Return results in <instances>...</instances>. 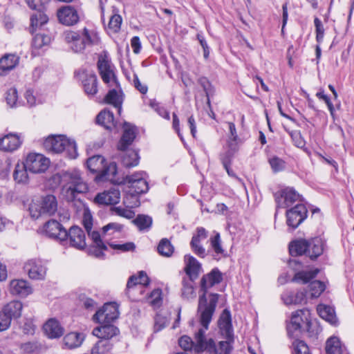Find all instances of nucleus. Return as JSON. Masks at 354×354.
Here are the masks:
<instances>
[{
  "instance_id": "nucleus-1",
  "label": "nucleus",
  "mask_w": 354,
  "mask_h": 354,
  "mask_svg": "<svg viewBox=\"0 0 354 354\" xmlns=\"http://www.w3.org/2000/svg\"><path fill=\"white\" fill-rule=\"evenodd\" d=\"M223 281V274L218 268H213L209 273L204 274L200 282V290L197 311L201 312V322L207 328L212 321L218 301L219 295L210 293L207 298L208 288L220 283Z\"/></svg>"
},
{
  "instance_id": "nucleus-2",
  "label": "nucleus",
  "mask_w": 354,
  "mask_h": 354,
  "mask_svg": "<svg viewBox=\"0 0 354 354\" xmlns=\"http://www.w3.org/2000/svg\"><path fill=\"white\" fill-rule=\"evenodd\" d=\"M123 133L117 144V149L122 152L121 162L126 168L136 167L139 163L138 151L129 149L137 135V127L128 122L123 123Z\"/></svg>"
},
{
  "instance_id": "nucleus-3",
  "label": "nucleus",
  "mask_w": 354,
  "mask_h": 354,
  "mask_svg": "<svg viewBox=\"0 0 354 354\" xmlns=\"http://www.w3.org/2000/svg\"><path fill=\"white\" fill-rule=\"evenodd\" d=\"M86 167L92 173L95 174L97 183L109 180L114 185H120L122 180L117 177L118 167L115 162L107 163L104 156L95 155L87 159Z\"/></svg>"
},
{
  "instance_id": "nucleus-4",
  "label": "nucleus",
  "mask_w": 354,
  "mask_h": 354,
  "mask_svg": "<svg viewBox=\"0 0 354 354\" xmlns=\"http://www.w3.org/2000/svg\"><path fill=\"white\" fill-rule=\"evenodd\" d=\"M286 330L290 337H294L297 332L306 331L310 337L317 333V330L313 328L310 312L306 308L292 313L290 322L287 324Z\"/></svg>"
},
{
  "instance_id": "nucleus-5",
  "label": "nucleus",
  "mask_w": 354,
  "mask_h": 354,
  "mask_svg": "<svg viewBox=\"0 0 354 354\" xmlns=\"http://www.w3.org/2000/svg\"><path fill=\"white\" fill-rule=\"evenodd\" d=\"M44 147L53 153L64 152L71 159H75L77 156L75 141L64 135L48 136L44 142Z\"/></svg>"
},
{
  "instance_id": "nucleus-6",
  "label": "nucleus",
  "mask_w": 354,
  "mask_h": 354,
  "mask_svg": "<svg viewBox=\"0 0 354 354\" xmlns=\"http://www.w3.org/2000/svg\"><path fill=\"white\" fill-rule=\"evenodd\" d=\"M62 180L64 183L63 189L66 191L70 200H74L77 194L86 193L88 190L87 184L83 180L77 170L65 171L62 174Z\"/></svg>"
},
{
  "instance_id": "nucleus-7",
  "label": "nucleus",
  "mask_w": 354,
  "mask_h": 354,
  "mask_svg": "<svg viewBox=\"0 0 354 354\" xmlns=\"http://www.w3.org/2000/svg\"><path fill=\"white\" fill-rule=\"evenodd\" d=\"M277 208H287L295 202H302L304 198L294 187H286L274 194Z\"/></svg>"
},
{
  "instance_id": "nucleus-8",
  "label": "nucleus",
  "mask_w": 354,
  "mask_h": 354,
  "mask_svg": "<svg viewBox=\"0 0 354 354\" xmlns=\"http://www.w3.org/2000/svg\"><path fill=\"white\" fill-rule=\"evenodd\" d=\"M289 267L295 271V274L291 282L306 284L310 282L313 279L315 278L319 272V268H315L313 270L304 271L303 268L306 267L304 263L296 259H290L288 261Z\"/></svg>"
},
{
  "instance_id": "nucleus-9",
  "label": "nucleus",
  "mask_w": 354,
  "mask_h": 354,
  "mask_svg": "<svg viewBox=\"0 0 354 354\" xmlns=\"http://www.w3.org/2000/svg\"><path fill=\"white\" fill-rule=\"evenodd\" d=\"M198 313L200 314L199 320L201 321V312L198 311ZM200 324L203 328H200L195 335L194 351L197 353L205 352L206 354H217L216 346L214 339L212 338L207 339L205 336V330L208 329L209 325L205 328L201 322Z\"/></svg>"
},
{
  "instance_id": "nucleus-10",
  "label": "nucleus",
  "mask_w": 354,
  "mask_h": 354,
  "mask_svg": "<svg viewBox=\"0 0 354 354\" xmlns=\"http://www.w3.org/2000/svg\"><path fill=\"white\" fill-rule=\"evenodd\" d=\"M286 216L287 225L295 230L307 218L308 209L305 205L298 203L288 209Z\"/></svg>"
},
{
  "instance_id": "nucleus-11",
  "label": "nucleus",
  "mask_w": 354,
  "mask_h": 354,
  "mask_svg": "<svg viewBox=\"0 0 354 354\" xmlns=\"http://www.w3.org/2000/svg\"><path fill=\"white\" fill-rule=\"evenodd\" d=\"M119 317L118 306L115 302L104 304L102 308L96 311L93 319L100 323H111Z\"/></svg>"
},
{
  "instance_id": "nucleus-12",
  "label": "nucleus",
  "mask_w": 354,
  "mask_h": 354,
  "mask_svg": "<svg viewBox=\"0 0 354 354\" xmlns=\"http://www.w3.org/2000/svg\"><path fill=\"white\" fill-rule=\"evenodd\" d=\"M308 257L312 261L317 260L328 250L326 240L321 236L308 239Z\"/></svg>"
},
{
  "instance_id": "nucleus-13",
  "label": "nucleus",
  "mask_w": 354,
  "mask_h": 354,
  "mask_svg": "<svg viewBox=\"0 0 354 354\" xmlns=\"http://www.w3.org/2000/svg\"><path fill=\"white\" fill-rule=\"evenodd\" d=\"M49 160L40 153H30L24 163L30 172L38 174L44 172L49 165Z\"/></svg>"
},
{
  "instance_id": "nucleus-14",
  "label": "nucleus",
  "mask_w": 354,
  "mask_h": 354,
  "mask_svg": "<svg viewBox=\"0 0 354 354\" xmlns=\"http://www.w3.org/2000/svg\"><path fill=\"white\" fill-rule=\"evenodd\" d=\"M100 42V38L96 33H90L86 28L83 30L82 35H79L73 43L71 48L76 53L82 52L87 45H97Z\"/></svg>"
},
{
  "instance_id": "nucleus-15",
  "label": "nucleus",
  "mask_w": 354,
  "mask_h": 354,
  "mask_svg": "<svg viewBox=\"0 0 354 354\" xmlns=\"http://www.w3.org/2000/svg\"><path fill=\"white\" fill-rule=\"evenodd\" d=\"M44 229L46 235L49 238L57 239L60 241L67 240V230L56 220L51 219L46 222Z\"/></svg>"
},
{
  "instance_id": "nucleus-16",
  "label": "nucleus",
  "mask_w": 354,
  "mask_h": 354,
  "mask_svg": "<svg viewBox=\"0 0 354 354\" xmlns=\"http://www.w3.org/2000/svg\"><path fill=\"white\" fill-rule=\"evenodd\" d=\"M24 270L28 277L34 280H42L44 279L46 268L40 259H32L28 260L24 265Z\"/></svg>"
},
{
  "instance_id": "nucleus-17",
  "label": "nucleus",
  "mask_w": 354,
  "mask_h": 354,
  "mask_svg": "<svg viewBox=\"0 0 354 354\" xmlns=\"http://www.w3.org/2000/svg\"><path fill=\"white\" fill-rule=\"evenodd\" d=\"M57 15L59 21L68 26L76 24L80 20L77 10L71 6L61 7L57 10Z\"/></svg>"
},
{
  "instance_id": "nucleus-18",
  "label": "nucleus",
  "mask_w": 354,
  "mask_h": 354,
  "mask_svg": "<svg viewBox=\"0 0 354 354\" xmlns=\"http://www.w3.org/2000/svg\"><path fill=\"white\" fill-rule=\"evenodd\" d=\"M120 192L118 188L112 187L102 193L97 194L94 202L98 205H109L119 203Z\"/></svg>"
},
{
  "instance_id": "nucleus-19",
  "label": "nucleus",
  "mask_w": 354,
  "mask_h": 354,
  "mask_svg": "<svg viewBox=\"0 0 354 354\" xmlns=\"http://www.w3.org/2000/svg\"><path fill=\"white\" fill-rule=\"evenodd\" d=\"M70 245L79 250H83L86 247L85 234L83 230L77 226H72L67 231V239Z\"/></svg>"
},
{
  "instance_id": "nucleus-20",
  "label": "nucleus",
  "mask_w": 354,
  "mask_h": 354,
  "mask_svg": "<svg viewBox=\"0 0 354 354\" xmlns=\"http://www.w3.org/2000/svg\"><path fill=\"white\" fill-rule=\"evenodd\" d=\"M218 324L222 336L232 339V336H234V330L232 324V315L229 309L225 308L223 310L218 321Z\"/></svg>"
},
{
  "instance_id": "nucleus-21",
  "label": "nucleus",
  "mask_w": 354,
  "mask_h": 354,
  "mask_svg": "<svg viewBox=\"0 0 354 354\" xmlns=\"http://www.w3.org/2000/svg\"><path fill=\"white\" fill-rule=\"evenodd\" d=\"M23 140L17 133H10L0 138V150L12 152L21 145Z\"/></svg>"
},
{
  "instance_id": "nucleus-22",
  "label": "nucleus",
  "mask_w": 354,
  "mask_h": 354,
  "mask_svg": "<svg viewBox=\"0 0 354 354\" xmlns=\"http://www.w3.org/2000/svg\"><path fill=\"white\" fill-rule=\"evenodd\" d=\"M97 65L99 73L104 83H109L111 78L115 82H117V78L113 69V66L109 60L100 57Z\"/></svg>"
},
{
  "instance_id": "nucleus-23",
  "label": "nucleus",
  "mask_w": 354,
  "mask_h": 354,
  "mask_svg": "<svg viewBox=\"0 0 354 354\" xmlns=\"http://www.w3.org/2000/svg\"><path fill=\"white\" fill-rule=\"evenodd\" d=\"M184 258L185 261L184 270L186 274L184 277L194 280L197 279L202 270L201 264L192 255L186 254Z\"/></svg>"
},
{
  "instance_id": "nucleus-24",
  "label": "nucleus",
  "mask_w": 354,
  "mask_h": 354,
  "mask_svg": "<svg viewBox=\"0 0 354 354\" xmlns=\"http://www.w3.org/2000/svg\"><path fill=\"white\" fill-rule=\"evenodd\" d=\"M119 333V329L111 324V323H104L100 326L95 327L92 334L98 339L111 341V339Z\"/></svg>"
},
{
  "instance_id": "nucleus-25",
  "label": "nucleus",
  "mask_w": 354,
  "mask_h": 354,
  "mask_svg": "<svg viewBox=\"0 0 354 354\" xmlns=\"http://www.w3.org/2000/svg\"><path fill=\"white\" fill-rule=\"evenodd\" d=\"M95 121L98 125L110 131L116 127L113 113L106 108L97 115Z\"/></svg>"
},
{
  "instance_id": "nucleus-26",
  "label": "nucleus",
  "mask_w": 354,
  "mask_h": 354,
  "mask_svg": "<svg viewBox=\"0 0 354 354\" xmlns=\"http://www.w3.org/2000/svg\"><path fill=\"white\" fill-rule=\"evenodd\" d=\"M19 57L16 54H5L0 58V75L4 76L13 70L19 64Z\"/></svg>"
},
{
  "instance_id": "nucleus-27",
  "label": "nucleus",
  "mask_w": 354,
  "mask_h": 354,
  "mask_svg": "<svg viewBox=\"0 0 354 354\" xmlns=\"http://www.w3.org/2000/svg\"><path fill=\"white\" fill-rule=\"evenodd\" d=\"M10 291L13 295L25 297L32 293V288L23 279H14L10 283Z\"/></svg>"
},
{
  "instance_id": "nucleus-28",
  "label": "nucleus",
  "mask_w": 354,
  "mask_h": 354,
  "mask_svg": "<svg viewBox=\"0 0 354 354\" xmlns=\"http://www.w3.org/2000/svg\"><path fill=\"white\" fill-rule=\"evenodd\" d=\"M308 239H297L290 242L288 245L289 253L292 257L305 255L308 257Z\"/></svg>"
},
{
  "instance_id": "nucleus-29",
  "label": "nucleus",
  "mask_w": 354,
  "mask_h": 354,
  "mask_svg": "<svg viewBox=\"0 0 354 354\" xmlns=\"http://www.w3.org/2000/svg\"><path fill=\"white\" fill-rule=\"evenodd\" d=\"M84 79L82 84L85 93L88 95H94L97 92V78L94 73H86L84 70L82 71Z\"/></svg>"
},
{
  "instance_id": "nucleus-30",
  "label": "nucleus",
  "mask_w": 354,
  "mask_h": 354,
  "mask_svg": "<svg viewBox=\"0 0 354 354\" xmlns=\"http://www.w3.org/2000/svg\"><path fill=\"white\" fill-rule=\"evenodd\" d=\"M44 215L51 216L57 210V201L54 195L48 194L39 201Z\"/></svg>"
},
{
  "instance_id": "nucleus-31",
  "label": "nucleus",
  "mask_w": 354,
  "mask_h": 354,
  "mask_svg": "<svg viewBox=\"0 0 354 354\" xmlns=\"http://www.w3.org/2000/svg\"><path fill=\"white\" fill-rule=\"evenodd\" d=\"M12 320L17 321L21 317L23 304L18 300H12L2 308Z\"/></svg>"
},
{
  "instance_id": "nucleus-32",
  "label": "nucleus",
  "mask_w": 354,
  "mask_h": 354,
  "mask_svg": "<svg viewBox=\"0 0 354 354\" xmlns=\"http://www.w3.org/2000/svg\"><path fill=\"white\" fill-rule=\"evenodd\" d=\"M44 330L50 338H57L64 334L63 327L55 318H51L46 322Z\"/></svg>"
},
{
  "instance_id": "nucleus-33",
  "label": "nucleus",
  "mask_w": 354,
  "mask_h": 354,
  "mask_svg": "<svg viewBox=\"0 0 354 354\" xmlns=\"http://www.w3.org/2000/svg\"><path fill=\"white\" fill-rule=\"evenodd\" d=\"M45 8L35 9L37 10L30 17V32L33 34L37 28H41L48 21V17L44 12Z\"/></svg>"
},
{
  "instance_id": "nucleus-34",
  "label": "nucleus",
  "mask_w": 354,
  "mask_h": 354,
  "mask_svg": "<svg viewBox=\"0 0 354 354\" xmlns=\"http://www.w3.org/2000/svg\"><path fill=\"white\" fill-rule=\"evenodd\" d=\"M317 313L323 319L329 322L331 325L336 326L337 319L335 315V310L330 306L319 304L317 307Z\"/></svg>"
},
{
  "instance_id": "nucleus-35",
  "label": "nucleus",
  "mask_w": 354,
  "mask_h": 354,
  "mask_svg": "<svg viewBox=\"0 0 354 354\" xmlns=\"http://www.w3.org/2000/svg\"><path fill=\"white\" fill-rule=\"evenodd\" d=\"M195 280L187 277L182 279L181 297L186 300H190L196 297V295L194 290Z\"/></svg>"
},
{
  "instance_id": "nucleus-36",
  "label": "nucleus",
  "mask_w": 354,
  "mask_h": 354,
  "mask_svg": "<svg viewBox=\"0 0 354 354\" xmlns=\"http://www.w3.org/2000/svg\"><path fill=\"white\" fill-rule=\"evenodd\" d=\"M113 347L111 341L99 339L91 348V354H109Z\"/></svg>"
},
{
  "instance_id": "nucleus-37",
  "label": "nucleus",
  "mask_w": 354,
  "mask_h": 354,
  "mask_svg": "<svg viewBox=\"0 0 354 354\" xmlns=\"http://www.w3.org/2000/svg\"><path fill=\"white\" fill-rule=\"evenodd\" d=\"M83 340V334L75 332L68 333L63 339L64 345L68 348H74L80 346Z\"/></svg>"
},
{
  "instance_id": "nucleus-38",
  "label": "nucleus",
  "mask_w": 354,
  "mask_h": 354,
  "mask_svg": "<svg viewBox=\"0 0 354 354\" xmlns=\"http://www.w3.org/2000/svg\"><path fill=\"white\" fill-rule=\"evenodd\" d=\"M132 195H140L145 194L149 190V185L145 178L133 180L129 185Z\"/></svg>"
},
{
  "instance_id": "nucleus-39",
  "label": "nucleus",
  "mask_w": 354,
  "mask_h": 354,
  "mask_svg": "<svg viewBox=\"0 0 354 354\" xmlns=\"http://www.w3.org/2000/svg\"><path fill=\"white\" fill-rule=\"evenodd\" d=\"M104 102L111 104L118 109V113L120 114L122 111V98L118 95L115 89L109 90L104 97Z\"/></svg>"
},
{
  "instance_id": "nucleus-40",
  "label": "nucleus",
  "mask_w": 354,
  "mask_h": 354,
  "mask_svg": "<svg viewBox=\"0 0 354 354\" xmlns=\"http://www.w3.org/2000/svg\"><path fill=\"white\" fill-rule=\"evenodd\" d=\"M28 169L24 163H17L13 172V178L17 183L25 184L28 180Z\"/></svg>"
},
{
  "instance_id": "nucleus-41",
  "label": "nucleus",
  "mask_w": 354,
  "mask_h": 354,
  "mask_svg": "<svg viewBox=\"0 0 354 354\" xmlns=\"http://www.w3.org/2000/svg\"><path fill=\"white\" fill-rule=\"evenodd\" d=\"M157 251L162 257H170L174 252V247L168 239L163 238L157 246Z\"/></svg>"
},
{
  "instance_id": "nucleus-42",
  "label": "nucleus",
  "mask_w": 354,
  "mask_h": 354,
  "mask_svg": "<svg viewBox=\"0 0 354 354\" xmlns=\"http://www.w3.org/2000/svg\"><path fill=\"white\" fill-rule=\"evenodd\" d=\"M326 354H342V347L338 337H331L326 341Z\"/></svg>"
},
{
  "instance_id": "nucleus-43",
  "label": "nucleus",
  "mask_w": 354,
  "mask_h": 354,
  "mask_svg": "<svg viewBox=\"0 0 354 354\" xmlns=\"http://www.w3.org/2000/svg\"><path fill=\"white\" fill-rule=\"evenodd\" d=\"M198 83L203 88L207 97V104L209 109H211L210 97L214 93V86L209 80L204 76L200 77L198 79Z\"/></svg>"
},
{
  "instance_id": "nucleus-44",
  "label": "nucleus",
  "mask_w": 354,
  "mask_h": 354,
  "mask_svg": "<svg viewBox=\"0 0 354 354\" xmlns=\"http://www.w3.org/2000/svg\"><path fill=\"white\" fill-rule=\"evenodd\" d=\"M210 244L215 253L214 259H220L221 257H226L225 250L221 245V236L219 233H216L214 236L210 238Z\"/></svg>"
},
{
  "instance_id": "nucleus-45",
  "label": "nucleus",
  "mask_w": 354,
  "mask_h": 354,
  "mask_svg": "<svg viewBox=\"0 0 354 354\" xmlns=\"http://www.w3.org/2000/svg\"><path fill=\"white\" fill-rule=\"evenodd\" d=\"M132 222L139 230L142 231L150 228L152 225V218L147 215L138 214Z\"/></svg>"
},
{
  "instance_id": "nucleus-46",
  "label": "nucleus",
  "mask_w": 354,
  "mask_h": 354,
  "mask_svg": "<svg viewBox=\"0 0 354 354\" xmlns=\"http://www.w3.org/2000/svg\"><path fill=\"white\" fill-rule=\"evenodd\" d=\"M225 341H221L218 343V348L216 347L217 354H230L233 350V343L234 342V336H232V339L224 337Z\"/></svg>"
},
{
  "instance_id": "nucleus-47",
  "label": "nucleus",
  "mask_w": 354,
  "mask_h": 354,
  "mask_svg": "<svg viewBox=\"0 0 354 354\" xmlns=\"http://www.w3.org/2000/svg\"><path fill=\"white\" fill-rule=\"evenodd\" d=\"M311 298H317L325 290L326 286L324 282L315 280L309 285Z\"/></svg>"
},
{
  "instance_id": "nucleus-48",
  "label": "nucleus",
  "mask_w": 354,
  "mask_h": 354,
  "mask_svg": "<svg viewBox=\"0 0 354 354\" xmlns=\"http://www.w3.org/2000/svg\"><path fill=\"white\" fill-rule=\"evenodd\" d=\"M269 164L274 173L282 171L286 168V162L278 156H273L270 158Z\"/></svg>"
},
{
  "instance_id": "nucleus-49",
  "label": "nucleus",
  "mask_w": 354,
  "mask_h": 354,
  "mask_svg": "<svg viewBox=\"0 0 354 354\" xmlns=\"http://www.w3.org/2000/svg\"><path fill=\"white\" fill-rule=\"evenodd\" d=\"M122 21V17L118 13H114L109 19L108 27L113 32L117 33L120 30Z\"/></svg>"
},
{
  "instance_id": "nucleus-50",
  "label": "nucleus",
  "mask_w": 354,
  "mask_h": 354,
  "mask_svg": "<svg viewBox=\"0 0 354 354\" xmlns=\"http://www.w3.org/2000/svg\"><path fill=\"white\" fill-rule=\"evenodd\" d=\"M168 319L167 317L162 315L161 314L157 313L154 317V326L153 330L155 333H158L165 328L168 324Z\"/></svg>"
},
{
  "instance_id": "nucleus-51",
  "label": "nucleus",
  "mask_w": 354,
  "mask_h": 354,
  "mask_svg": "<svg viewBox=\"0 0 354 354\" xmlns=\"http://www.w3.org/2000/svg\"><path fill=\"white\" fill-rule=\"evenodd\" d=\"M294 354H310L309 348L306 343L300 339H295L292 342Z\"/></svg>"
},
{
  "instance_id": "nucleus-52",
  "label": "nucleus",
  "mask_w": 354,
  "mask_h": 354,
  "mask_svg": "<svg viewBox=\"0 0 354 354\" xmlns=\"http://www.w3.org/2000/svg\"><path fill=\"white\" fill-rule=\"evenodd\" d=\"M28 211L30 216L34 219L44 215L39 201H32L29 205Z\"/></svg>"
},
{
  "instance_id": "nucleus-53",
  "label": "nucleus",
  "mask_w": 354,
  "mask_h": 354,
  "mask_svg": "<svg viewBox=\"0 0 354 354\" xmlns=\"http://www.w3.org/2000/svg\"><path fill=\"white\" fill-rule=\"evenodd\" d=\"M149 105L153 109H154L156 111V113L160 116L168 120L170 119L169 113L167 111V109L165 107L160 106V103L158 102L156 100H151Z\"/></svg>"
},
{
  "instance_id": "nucleus-54",
  "label": "nucleus",
  "mask_w": 354,
  "mask_h": 354,
  "mask_svg": "<svg viewBox=\"0 0 354 354\" xmlns=\"http://www.w3.org/2000/svg\"><path fill=\"white\" fill-rule=\"evenodd\" d=\"M316 97L319 100H322L326 104L328 109L330 111V113L332 117H334L335 108L334 106L330 99V97L324 93V90L323 88H320L319 91L316 93Z\"/></svg>"
},
{
  "instance_id": "nucleus-55",
  "label": "nucleus",
  "mask_w": 354,
  "mask_h": 354,
  "mask_svg": "<svg viewBox=\"0 0 354 354\" xmlns=\"http://www.w3.org/2000/svg\"><path fill=\"white\" fill-rule=\"evenodd\" d=\"M109 245L113 250H118L122 252L134 251L136 245L133 242H127L123 244H115L113 243H109Z\"/></svg>"
},
{
  "instance_id": "nucleus-56",
  "label": "nucleus",
  "mask_w": 354,
  "mask_h": 354,
  "mask_svg": "<svg viewBox=\"0 0 354 354\" xmlns=\"http://www.w3.org/2000/svg\"><path fill=\"white\" fill-rule=\"evenodd\" d=\"M178 344L186 352L194 348L196 344L189 336L183 335L179 339Z\"/></svg>"
},
{
  "instance_id": "nucleus-57",
  "label": "nucleus",
  "mask_w": 354,
  "mask_h": 354,
  "mask_svg": "<svg viewBox=\"0 0 354 354\" xmlns=\"http://www.w3.org/2000/svg\"><path fill=\"white\" fill-rule=\"evenodd\" d=\"M88 234V236L91 238L93 243L99 247V248H101L102 250H107L108 248L106 245V244L102 241L101 239V236L100 233L97 231H90Z\"/></svg>"
},
{
  "instance_id": "nucleus-58",
  "label": "nucleus",
  "mask_w": 354,
  "mask_h": 354,
  "mask_svg": "<svg viewBox=\"0 0 354 354\" xmlns=\"http://www.w3.org/2000/svg\"><path fill=\"white\" fill-rule=\"evenodd\" d=\"M79 299L82 305L88 310H93L97 307V303L91 298L80 295Z\"/></svg>"
},
{
  "instance_id": "nucleus-59",
  "label": "nucleus",
  "mask_w": 354,
  "mask_h": 354,
  "mask_svg": "<svg viewBox=\"0 0 354 354\" xmlns=\"http://www.w3.org/2000/svg\"><path fill=\"white\" fill-rule=\"evenodd\" d=\"M236 153L230 151L227 149L225 151L221 153L219 155V159L223 167L231 165L232 160Z\"/></svg>"
},
{
  "instance_id": "nucleus-60",
  "label": "nucleus",
  "mask_w": 354,
  "mask_h": 354,
  "mask_svg": "<svg viewBox=\"0 0 354 354\" xmlns=\"http://www.w3.org/2000/svg\"><path fill=\"white\" fill-rule=\"evenodd\" d=\"M12 319L1 309L0 310V332L7 330L11 325Z\"/></svg>"
},
{
  "instance_id": "nucleus-61",
  "label": "nucleus",
  "mask_w": 354,
  "mask_h": 354,
  "mask_svg": "<svg viewBox=\"0 0 354 354\" xmlns=\"http://www.w3.org/2000/svg\"><path fill=\"white\" fill-rule=\"evenodd\" d=\"M190 247L193 252L198 257L204 258L206 256V250L201 243L191 241Z\"/></svg>"
},
{
  "instance_id": "nucleus-62",
  "label": "nucleus",
  "mask_w": 354,
  "mask_h": 354,
  "mask_svg": "<svg viewBox=\"0 0 354 354\" xmlns=\"http://www.w3.org/2000/svg\"><path fill=\"white\" fill-rule=\"evenodd\" d=\"M17 98V91L15 88H10L8 90L6 97V100L8 104L10 106H13L16 104Z\"/></svg>"
},
{
  "instance_id": "nucleus-63",
  "label": "nucleus",
  "mask_w": 354,
  "mask_h": 354,
  "mask_svg": "<svg viewBox=\"0 0 354 354\" xmlns=\"http://www.w3.org/2000/svg\"><path fill=\"white\" fill-rule=\"evenodd\" d=\"M123 225L118 223H109L102 227V234H106L109 231L112 230L110 234H113V232H120L123 230Z\"/></svg>"
},
{
  "instance_id": "nucleus-64",
  "label": "nucleus",
  "mask_w": 354,
  "mask_h": 354,
  "mask_svg": "<svg viewBox=\"0 0 354 354\" xmlns=\"http://www.w3.org/2000/svg\"><path fill=\"white\" fill-rule=\"evenodd\" d=\"M112 210L118 216L124 217L128 219L133 218L135 214L131 210H128L121 207H113Z\"/></svg>"
}]
</instances>
